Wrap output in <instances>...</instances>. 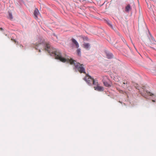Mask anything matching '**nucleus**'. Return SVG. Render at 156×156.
Segmentation results:
<instances>
[{
	"label": "nucleus",
	"mask_w": 156,
	"mask_h": 156,
	"mask_svg": "<svg viewBox=\"0 0 156 156\" xmlns=\"http://www.w3.org/2000/svg\"><path fill=\"white\" fill-rule=\"evenodd\" d=\"M35 48L36 49H40V48L45 49L48 52L50 53H54L55 54L56 59H59L62 62H69L71 65H74L76 68L77 69L80 73H85V69L83 67V65H81L79 63H75L76 61L73 59H69L68 58L63 57L61 55V53L58 51H52L50 50V44L46 42L43 39H40L36 43ZM40 50L39 51L40 52Z\"/></svg>",
	"instance_id": "nucleus-1"
},
{
	"label": "nucleus",
	"mask_w": 156,
	"mask_h": 156,
	"mask_svg": "<svg viewBox=\"0 0 156 156\" xmlns=\"http://www.w3.org/2000/svg\"><path fill=\"white\" fill-rule=\"evenodd\" d=\"M84 80L89 84H97V82L95 81L94 79L88 75H86Z\"/></svg>",
	"instance_id": "nucleus-2"
},
{
	"label": "nucleus",
	"mask_w": 156,
	"mask_h": 156,
	"mask_svg": "<svg viewBox=\"0 0 156 156\" xmlns=\"http://www.w3.org/2000/svg\"><path fill=\"white\" fill-rule=\"evenodd\" d=\"M94 85H96V86H95L94 87V88L95 90H97L98 91H103V87L100 86L98 84V83L97 82V84H94Z\"/></svg>",
	"instance_id": "nucleus-3"
},
{
	"label": "nucleus",
	"mask_w": 156,
	"mask_h": 156,
	"mask_svg": "<svg viewBox=\"0 0 156 156\" xmlns=\"http://www.w3.org/2000/svg\"><path fill=\"white\" fill-rule=\"evenodd\" d=\"M39 13V12L38 9H37L36 8L35 9L34 12V15L35 19H36L37 18V16L38 15Z\"/></svg>",
	"instance_id": "nucleus-4"
},
{
	"label": "nucleus",
	"mask_w": 156,
	"mask_h": 156,
	"mask_svg": "<svg viewBox=\"0 0 156 156\" xmlns=\"http://www.w3.org/2000/svg\"><path fill=\"white\" fill-rule=\"evenodd\" d=\"M131 9V6L130 5L128 4L125 7V11L126 12H129V11Z\"/></svg>",
	"instance_id": "nucleus-5"
},
{
	"label": "nucleus",
	"mask_w": 156,
	"mask_h": 156,
	"mask_svg": "<svg viewBox=\"0 0 156 156\" xmlns=\"http://www.w3.org/2000/svg\"><path fill=\"white\" fill-rule=\"evenodd\" d=\"M71 40L73 43L75 44L76 48H78L79 47V45L78 43L77 42V41L73 38Z\"/></svg>",
	"instance_id": "nucleus-6"
},
{
	"label": "nucleus",
	"mask_w": 156,
	"mask_h": 156,
	"mask_svg": "<svg viewBox=\"0 0 156 156\" xmlns=\"http://www.w3.org/2000/svg\"><path fill=\"white\" fill-rule=\"evenodd\" d=\"M106 54L107 58L110 59L112 57L113 55L112 53L109 52H106Z\"/></svg>",
	"instance_id": "nucleus-7"
},
{
	"label": "nucleus",
	"mask_w": 156,
	"mask_h": 156,
	"mask_svg": "<svg viewBox=\"0 0 156 156\" xmlns=\"http://www.w3.org/2000/svg\"><path fill=\"white\" fill-rule=\"evenodd\" d=\"M83 47L84 48L87 49H89L90 48V45L89 43H86L83 44Z\"/></svg>",
	"instance_id": "nucleus-8"
},
{
	"label": "nucleus",
	"mask_w": 156,
	"mask_h": 156,
	"mask_svg": "<svg viewBox=\"0 0 156 156\" xmlns=\"http://www.w3.org/2000/svg\"><path fill=\"white\" fill-rule=\"evenodd\" d=\"M156 44V42L154 38H152L151 39V41L150 44Z\"/></svg>",
	"instance_id": "nucleus-9"
},
{
	"label": "nucleus",
	"mask_w": 156,
	"mask_h": 156,
	"mask_svg": "<svg viewBox=\"0 0 156 156\" xmlns=\"http://www.w3.org/2000/svg\"><path fill=\"white\" fill-rule=\"evenodd\" d=\"M8 18L10 20H12L13 19V17L12 13L10 12H9V16Z\"/></svg>",
	"instance_id": "nucleus-10"
},
{
	"label": "nucleus",
	"mask_w": 156,
	"mask_h": 156,
	"mask_svg": "<svg viewBox=\"0 0 156 156\" xmlns=\"http://www.w3.org/2000/svg\"><path fill=\"white\" fill-rule=\"evenodd\" d=\"M76 51L78 55L79 56H80L81 55V51L80 49L78 48L77 50Z\"/></svg>",
	"instance_id": "nucleus-11"
},
{
	"label": "nucleus",
	"mask_w": 156,
	"mask_h": 156,
	"mask_svg": "<svg viewBox=\"0 0 156 156\" xmlns=\"http://www.w3.org/2000/svg\"><path fill=\"white\" fill-rule=\"evenodd\" d=\"M144 91H145L147 93V94L150 95V96H152L154 95V94L150 92H148L147 91L145 90H144Z\"/></svg>",
	"instance_id": "nucleus-12"
},
{
	"label": "nucleus",
	"mask_w": 156,
	"mask_h": 156,
	"mask_svg": "<svg viewBox=\"0 0 156 156\" xmlns=\"http://www.w3.org/2000/svg\"><path fill=\"white\" fill-rule=\"evenodd\" d=\"M103 83H104V85L105 86L108 87L110 86L109 84L107 82H104Z\"/></svg>",
	"instance_id": "nucleus-13"
},
{
	"label": "nucleus",
	"mask_w": 156,
	"mask_h": 156,
	"mask_svg": "<svg viewBox=\"0 0 156 156\" xmlns=\"http://www.w3.org/2000/svg\"><path fill=\"white\" fill-rule=\"evenodd\" d=\"M108 24L113 29L112 26L111 25V23H110V22H108Z\"/></svg>",
	"instance_id": "nucleus-14"
},
{
	"label": "nucleus",
	"mask_w": 156,
	"mask_h": 156,
	"mask_svg": "<svg viewBox=\"0 0 156 156\" xmlns=\"http://www.w3.org/2000/svg\"><path fill=\"white\" fill-rule=\"evenodd\" d=\"M11 40L12 41H13L15 43H16V40H15L14 39H12Z\"/></svg>",
	"instance_id": "nucleus-15"
},
{
	"label": "nucleus",
	"mask_w": 156,
	"mask_h": 156,
	"mask_svg": "<svg viewBox=\"0 0 156 156\" xmlns=\"http://www.w3.org/2000/svg\"><path fill=\"white\" fill-rule=\"evenodd\" d=\"M142 89L144 90V89L145 88V86H142Z\"/></svg>",
	"instance_id": "nucleus-16"
},
{
	"label": "nucleus",
	"mask_w": 156,
	"mask_h": 156,
	"mask_svg": "<svg viewBox=\"0 0 156 156\" xmlns=\"http://www.w3.org/2000/svg\"><path fill=\"white\" fill-rule=\"evenodd\" d=\"M0 30H3V28H0Z\"/></svg>",
	"instance_id": "nucleus-17"
},
{
	"label": "nucleus",
	"mask_w": 156,
	"mask_h": 156,
	"mask_svg": "<svg viewBox=\"0 0 156 156\" xmlns=\"http://www.w3.org/2000/svg\"><path fill=\"white\" fill-rule=\"evenodd\" d=\"M122 41L124 42L125 43V40L123 39H122Z\"/></svg>",
	"instance_id": "nucleus-18"
},
{
	"label": "nucleus",
	"mask_w": 156,
	"mask_h": 156,
	"mask_svg": "<svg viewBox=\"0 0 156 156\" xmlns=\"http://www.w3.org/2000/svg\"><path fill=\"white\" fill-rule=\"evenodd\" d=\"M133 46H134V48H135V49H136V51H137V50H136V48L135 47V46H134V44H133Z\"/></svg>",
	"instance_id": "nucleus-19"
},
{
	"label": "nucleus",
	"mask_w": 156,
	"mask_h": 156,
	"mask_svg": "<svg viewBox=\"0 0 156 156\" xmlns=\"http://www.w3.org/2000/svg\"><path fill=\"white\" fill-rule=\"evenodd\" d=\"M152 101L153 102H155V101L154 100H152Z\"/></svg>",
	"instance_id": "nucleus-20"
},
{
	"label": "nucleus",
	"mask_w": 156,
	"mask_h": 156,
	"mask_svg": "<svg viewBox=\"0 0 156 156\" xmlns=\"http://www.w3.org/2000/svg\"><path fill=\"white\" fill-rule=\"evenodd\" d=\"M136 88H137L138 90H139V89H138V88H137V87H136Z\"/></svg>",
	"instance_id": "nucleus-21"
},
{
	"label": "nucleus",
	"mask_w": 156,
	"mask_h": 156,
	"mask_svg": "<svg viewBox=\"0 0 156 156\" xmlns=\"http://www.w3.org/2000/svg\"><path fill=\"white\" fill-rule=\"evenodd\" d=\"M123 83L124 84H125V83H124V82Z\"/></svg>",
	"instance_id": "nucleus-22"
}]
</instances>
